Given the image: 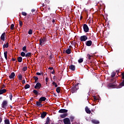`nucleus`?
<instances>
[{"instance_id":"1","label":"nucleus","mask_w":124,"mask_h":124,"mask_svg":"<svg viewBox=\"0 0 124 124\" xmlns=\"http://www.w3.org/2000/svg\"><path fill=\"white\" fill-rule=\"evenodd\" d=\"M39 42L41 46L44 45V44H45V42H46V38L44 37L43 38H41V39L39 40Z\"/></svg>"},{"instance_id":"2","label":"nucleus","mask_w":124,"mask_h":124,"mask_svg":"<svg viewBox=\"0 0 124 124\" xmlns=\"http://www.w3.org/2000/svg\"><path fill=\"white\" fill-rule=\"evenodd\" d=\"M77 86L78 85L76 84L75 86L72 87L71 92L72 93H74L77 92V90H78V89H77Z\"/></svg>"},{"instance_id":"3","label":"nucleus","mask_w":124,"mask_h":124,"mask_svg":"<svg viewBox=\"0 0 124 124\" xmlns=\"http://www.w3.org/2000/svg\"><path fill=\"white\" fill-rule=\"evenodd\" d=\"M83 28L84 32H89V31H90V29H89V27L87 24H83Z\"/></svg>"},{"instance_id":"4","label":"nucleus","mask_w":124,"mask_h":124,"mask_svg":"<svg viewBox=\"0 0 124 124\" xmlns=\"http://www.w3.org/2000/svg\"><path fill=\"white\" fill-rule=\"evenodd\" d=\"M79 39L82 42H85L86 40H88V36L87 35L81 36H80Z\"/></svg>"},{"instance_id":"5","label":"nucleus","mask_w":124,"mask_h":124,"mask_svg":"<svg viewBox=\"0 0 124 124\" xmlns=\"http://www.w3.org/2000/svg\"><path fill=\"white\" fill-rule=\"evenodd\" d=\"M64 124H71L70 122V120L68 118H66L63 120Z\"/></svg>"},{"instance_id":"6","label":"nucleus","mask_w":124,"mask_h":124,"mask_svg":"<svg viewBox=\"0 0 124 124\" xmlns=\"http://www.w3.org/2000/svg\"><path fill=\"white\" fill-rule=\"evenodd\" d=\"M34 89H35V90H40V89H41V83L37 82L34 86Z\"/></svg>"},{"instance_id":"7","label":"nucleus","mask_w":124,"mask_h":124,"mask_svg":"<svg viewBox=\"0 0 124 124\" xmlns=\"http://www.w3.org/2000/svg\"><path fill=\"white\" fill-rule=\"evenodd\" d=\"M2 108H4V109H6V107H7V101H3L1 104Z\"/></svg>"},{"instance_id":"8","label":"nucleus","mask_w":124,"mask_h":124,"mask_svg":"<svg viewBox=\"0 0 124 124\" xmlns=\"http://www.w3.org/2000/svg\"><path fill=\"white\" fill-rule=\"evenodd\" d=\"M59 113H67L68 112V110L66 109H61L59 110Z\"/></svg>"},{"instance_id":"9","label":"nucleus","mask_w":124,"mask_h":124,"mask_svg":"<svg viewBox=\"0 0 124 124\" xmlns=\"http://www.w3.org/2000/svg\"><path fill=\"white\" fill-rule=\"evenodd\" d=\"M92 44H93V42L92 41V40H89L86 42V46H92Z\"/></svg>"},{"instance_id":"10","label":"nucleus","mask_w":124,"mask_h":124,"mask_svg":"<svg viewBox=\"0 0 124 124\" xmlns=\"http://www.w3.org/2000/svg\"><path fill=\"white\" fill-rule=\"evenodd\" d=\"M46 115H47V113L46 112V111H44L41 114V118L42 119H44V118H45Z\"/></svg>"},{"instance_id":"11","label":"nucleus","mask_w":124,"mask_h":124,"mask_svg":"<svg viewBox=\"0 0 124 124\" xmlns=\"http://www.w3.org/2000/svg\"><path fill=\"white\" fill-rule=\"evenodd\" d=\"M1 40L4 41L5 40V32L3 33L0 36Z\"/></svg>"},{"instance_id":"12","label":"nucleus","mask_w":124,"mask_h":124,"mask_svg":"<svg viewBox=\"0 0 124 124\" xmlns=\"http://www.w3.org/2000/svg\"><path fill=\"white\" fill-rule=\"evenodd\" d=\"M85 112L87 113V114H91L92 113V111H91V110L89 108V107H86L85 108Z\"/></svg>"},{"instance_id":"13","label":"nucleus","mask_w":124,"mask_h":124,"mask_svg":"<svg viewBox=\"0 0 124 124\" xmlns=\"http://www.w3.org/2000/svg\"><path fill=\"white\" fill-rule=\"evenodd\" d=\"M75 65L73 64L69 66V68L72 71H75Z\"/></svg>"},{"instance_id":"14","label":"nucleus","mask_w":124,"mask_h":124,"mask_svg":"<svg viewBox=\"0 0 124 124\" xmlns=\"http://www.w3.org/2000/svg\"><path fill=\"white\" fill-rule=\"evenodd\" d=\"M10 79H14L15 77V73L12 72L11 75L9 76Z\"/></svg>"},{"instance_id":"15","label":"nucleus","mask_w":124,"mask_h":124,"mask_svg":"<svg viewBox=\"0 0 124 124\" xmlns=\"http://www.w3.org/2000/svg\"><path fill=\"white\" fill-rule=\"evenodd\" d=\"M46 101V97H45L44 96L41 97L39 99V101H40L42 103V102Z\"/></svg>"},{"instance_id":"16","label":"nucleus","mask_w":124,"mask_h":124,"mask_svg":"<svg viewBox=\"0 0 124 124\" xmlns=\"http://www.w3.org/2000/svg\"><path fill=\"white\" fill-rule=\"evenodd\" d=\"M42 103L40 101H37L36 102V106H37V107H42L43 105H42Z\"/></svg>"},{"instance_id":"17","label":"nucleus","mask_w":124,"mask_h":124,"mask_svg":"<svg viewBox=\"0 0 124 124\" xmlns=\"http://www.w3.org/2000/svg\"><path fill=\"white\" fill-rule=\"evenodd\" d=\"M68 115V114L65 113L62 114H61L60 115V117H61V118H62V119H64V118H65V117H67Z\"/></svg>"},{"instance_id":"18","label":"nucleus","mask_w":124,"mask_h":124,"mask_svg":"<svg viewBox=\"0 0 124 124\" xmlns=\"http://www.w3.org/2000/svg\"><path fill=\"white\" fill-rule=\"evenodd\" d=\"M92 123H93V124H99V122L98 120H96L95 119H93L92 120Z\"/></svg>"},{"instance_id":"19","label":"nucleus","mask_w":124,"mask_h":124,"mask_svg":"<svg viewBox=\"0 0 124 124\" xmlns=\"http://www.w3.org/2000/svg\"><path fill=\"white\" fill-rule=\"evenodd\" d=\"M108 87H109V88H112V89H114V88H116V85L113 84L112 83V84L109 83L108 85Z\"/></svg>"},{"instance_id":"20","label":"nucleus","mask_w":124,"mask_h":124,"mask_svg":"<svg viewBox=\"0 0 124 124\" xmlns=\"http://www.w3.org/2000/svg\"><path fill=\"white\" fill-rule=\"evenodd\" d=\"M6 92V89H1L0 90V94H3V93H5Z\"/></svg>"},{"instance_id":"21","label":"nucleus","mask_w":124,"mask_h":124,"mask_svg":"<svg viewBox=\"0 0 124 124\" xmlns=\"http://www.w3.org/2000/svg\"><path fill=\"white\" fill-rule=\"evenodd\" d=\"M66 53L68 54V55H69V54H71V50H70V48H68L65 51Z\"/></svg>"},{"instance_id":"22","label":"nucleus","mask_w":124,"mask_h":124,"mask_svg":"<svg viewBox=\"0 0 124 124\" xmlns=\"http://www.w3.org/2000/svg\"><path fill=\"white\" fill-rule=\"evenodd\" d=\"M124 86V79L123 80V82L119 84V85L118 86V88H122V87Z\"/></svg>"},{"instance_id":"23","label":"nucleus","mask_w":124,"mask_h":124,"mask_svg":"<svg viewBox=\"0 0 124 124\" xmlns=\"http://www.w3.org/2000/svg\"><path fill=\"white\" fill-rule=\"evenodd\" d=\"M32 54L31 52H28L25 54V57L27 58L28 57H31Z\"/></svg>"},{"instance_id":"24","label":"nucleus","mask_w":124,"mask_h":124,"mask_svg":"<svg viewBox=\"0 0 124 124\" xmlns=\"http://www.w3.org/2000/svg\"><path fill=\"white\" fill-rule=\"evenodd\" d=\"M22 61H23V58H22L21 57H18L17 58V61L18 62H22Z\"/></svg>"},{"instance_id":"25","label":"nucleus","mask_w":124,"mask_h":124,"mask_svg":"<svg viewBox=\"0 0 124 124\" xmlns=\"http://www.w3.org/2000/svg\"><path fill=\"white\" fill-rule=\"evenodd\" d=\"M17 77L20 81L22 80V78H23V76H22L21 74H18Z\"/></svg>"},{"instance_id":"26","label":"nucleus","mask_w":124,"mask_h":124,"mask_svg":"<svg viewBox=\"0 0 124 124\" xmlns=\"http://www.w3.org/2000/svg\"><path fill=\"white\" fill-rule=\"evenodd\" d=\"M56 92L58 93H61V87H58L56 88Z\"/></svg>"},{"instance_id":"27","label":"nucleus","mask_w":124,"mask_h":124,"mask_svg":"<svg viewBox=\"0 0 124 124\" xmlns=\"http://www.w3.org/2000/svg\"><path fill=\"white\" fill-rule=\"evenodd\" d=\"M33 93H34V94H35V95H38V94L39 93H38V92L37 91V90H33Z\"/></svg>"},{"instance_id":"28","label":"nucleus","mask_w":124,"mask_h":124,"mask_svg":"<svg viewBox=\"0 0 124 124\" xmlns=\"http://www.w3.org/2000/svg\"><path fill=\"white\" fill-rule=\"evenodd\" d=\"M5 124H10V121H9V119H6L4 120Z\"/></svg>"},{"instance_id":"29","label":"nucleus","mask_w":124,"mask_h":124,"mask_svg":"<svg viewBox=\"0 0 124 124\" xmlns=\"http://www.w3.org/2000/svg\"><path fill=\"white\" fill-rule=\"evenodd\" d=\"M30 87H31V86L30 85V84H27L24 87V89L25 90H27V89H30Z\"/></svg>"},{"instance_id":"30","label":"nucleus","mask_w":124,"mask_h":124,"mask_svg":"<svg viewBox=\"0 0 124 124\" xmlns=\"http://www.w3.org/2000/svg\"><path fill=\"white\" fill-rule=\"evenodd\" d=\"M9 44L8 42H7L5 44L3 45V48H8Z\"/></svg>"},{"instance_id":"31","label":"nucleus","mask_w":124,"mask_h":124,"mask_svg":"<svg viewBox=\"0 0 124 124\" xmlns=\"http://www.w3.org/2000/svg\"><path fill=\"white\" fill-rule=\"evenodd\" d=\"M84 61V59L83 58H80L78 60V62L79 63H82V62Z\"/></svg>"},{"instance_id":"32","label":"nucleus","mask_w":124,"mask_h":124,"mask_svg":"<svg viewBox=\"0 0 124 124\" xmlns=\"http://www.w3.org/2000/svg\"><path fill=\"white\" fill-rule=\"evenodd\" d=\"M33 78L35 80V83H37V81H38V78L37 77L34 76L33 77Z\"/></svg>"},{"instance_id":"33","label":"nucleus","mask_w":124,"mask_h":124,"mask_svg":"<svg viewBox=\"0 0 124 124\" xmlns=\"http://www.w3.org/2000/svg\"><path fill=\"white\" fill-rule=\"evenodd\" d=\"M27 49V46H24L22 47V51H23L24 52H25V53H27V52H28L27 50H26Z\"/></svg>"},{"instance_id":"34","label":"nucleus","mask_w":124,"mask_h":124,"mask_svg":"<svg viewBox=\"0 0 124 124\" xmlns=\"http://www.w3.org/2000/svg\"><path fill=\"white\" fill-rule=\"evenodd\" d=\"M115 75H116V73H115V72H113L112 73H111V78H114Z\"/></svg>"},{"instance_id":"35","label":"nucleus","mask_w":124,"mask_h":124,"mask_svg":"<svg viewBox=\"0 0 124 124\" xmlns=\"http://www.w3.org/2000/svg\"><path fill=\"white\" fill-rule=\"evenodd\" d=\"M18 22H19L20 27L22 28V27H23V22H22V21L21 20H19Z\"/></svg>"},{"instance_id":"36","label":"nucleus","mask_w":124,"mask_h":124,"mask_svg":"<svg viewBox=\"0 0 124 124\" xmlns=\"http://www.w3.org/2000/svg\"><path fill=\"white\" fill-rule=\"evenodd\" d=\"M4 55L5 59L6 60H7V51H5L4 52Z\"/></svg>"},{"instance_id":"37","label":"nucleus","mask_w":124,"mask_h":124,"mask_svg":"<svg viewBox=\"0 0 124 124\" xmlns=\"http://www.w3.org/2000/svg\"><path fill=\"white\" fill-rule=\"evenodd\" d=\"M9 97L11 100V101H12V98L13 97V96L12 95V94L11 93H10L9 95Z\"/></svg>"},{"instance_id":"38","label":"nucleus","mask_w":124,"mask_h":124,"mask_svg":"<svg viewBox=\"0 0 124 124\" xmlns=\"http://www.w3.org/2000/svg\"><path fill=\"white\" fill-rule=\"evenodd\" d=\"M27 69H28V67H27V65H25V66L23 67L22 70L23 71H27Z\"/></svg>"},{"instance_id":"39","label":"nucleus","mask_w":124,"mask_h":124,"mask_svg":"<svg viewBox=\"0 0 124 124\" xmlns=\"http://www.w3.org/2000/svg\"><path fill=\"white\" fill-rule=\"evenodd\" d=\"M20 55H21V57H25V56H26V53L25 52H21Z\"/></svg>"},{"instance_id":"40","label":"nucleus","mask_w":124,"mask_h":124,"mask_svg":"<svg viewBox=\"0 0 124 124\" xmlns=\"http://www.w3.org/2000/svg\"><path fill=\"white\" fill-rule=\"evenodd\" d=\"M28 34H32V30L30 29L28 31Z\"/></svg>"},{"instance_id":"41","label":"nucleus","mask_w":124,"mask_h":124,"mask_svg":"<svg viewBox=\"0 0 124 124\" xmlns=\"http://www.w3.org/2000/svg\"><path fill=\"white\" fill-rule=\"evenodd\" d=\"M52 85H54L55 87V88H58V84L55 82H52Z\"/></svg>"},{"instance_id":"42","label":"nucleus","mask_w":124,"mask_h":124,"mask_svg":"<svg viewBox=\"0 0 124 124\" xmlns=\"http://www.w3.org/2000/svg\"><path fill=\"white\" fill-rule=\"evenodd\" d=\"M22 15H23V16H27V13L25 12H22Z\"/></svg>"},{"instance_id":"43","label":"nucleus","mask_w":124,"mask_h":124,"mask_svg":"<svg viewBox=\"0 0 124 124\" xmlns=\"http://www.w3.org/2000/svg\"><path fill=\"white\" fill-rule=\"evenodd\" d=\"M87 57H88L89 60H92V56H91V55L88 54Z\"/></svg>"},{"instance_id":"44","label":"nucleus","mask_w":124,"mask_h":124,"mask_svg":"<svg viewBox=\"0 0 124 124\" xmlns=\"http://www.w3.org/2000/svg\"><path fill=\"white\" fill-rule=\"evenodd\" d=\"M46 122H47V123H50V118H49V117H47L46 118Z\"/></svg>"},{"instance_id":"45","label":"nucleus","mask_w":124,"mask_h":124,"mask_svg":"<svg viewBox=\"0 0 124 124\" xmlns=\"http://www.w3.org/2000/svg\"><path fill=\"white\" fill-rule=\"evenodd\" d=\"M14 24H12L11 25V30H14Z\"/></svg>"},{"instance_id":"46","label":"nucleus","mask_w":124,"mask_h":124,"mask_svg":"<svg viewBox=\"0 0 124 124\" xmlns=\"http://www.w3.org/2000/svg\"><path fill=\"white\" fill-rule=\"evenodd\" d=\"M110 82H114V83H115V82H116V79H115V78H111V79H110Z\"/></svg>"},{"instance_id":"47","label":"nucleus","mask_w":124,"mask_h":124,"mask_svg":"<svg viewBox=\"0 0 124 124\" xmlns=\"http://www.w3.org/2000/svg\"><path fill=\"white\" fill-rule=\"evenodd\" d=\"M54 58V56L53 55H50L49 56V59H50V60H52V59Z\"/></svg>"},{"instance_id":"48","label":"nucleus","mask_w":124,"mask_h":124,"mask_svg":"<svg viewBox=\"0 0 124 124\" xmlns=\"http://www.w3.org/2000/svg\"><path fill=\"white\" fill-rule=\"evenodd\" d=\"M48 81H49V78H46V83H48Z\"/></svg>"},{"instance_id":"49","label":"nucleus","mask_w":124,"mask_h":124,"mask_svg":"<svg viewBox=\"0 0 124 124\" xmlns=\"http://www.w3.org/2000/svg\"><path fill=\"white\" fill-rule=\"evenodd\" d=\"M24 84H26V80H25V79H23L22 80V85H24Z\"/></svg>"},{"instance_id":"50","label":"nucleus","mask_w":124,"mask_h":124,"mask_svg":"<svg viewBox=\"0 0 124 124\" xmlns=\"http://www.w3.org/2000/svg\"><path fill=\"white\" fill-rule=\"evenodd\" d=\"M48 69H50V70H54V68L53 67H50L48 68Z\"/></svg>"},{"instance_id":"51","label":"nucleus","mask_w":124,"mask_h":124,"mask_svg":"<svg viewBox=\"0 0 124 124\" xmlns=\"http://www.w3.org/2000/svg\"><path fill=\"white\" fill-rule=\"evenodd\" d=\"M70 120H71V121H73V120H74V117L71 116L70 117Z\"/></svg>"},{"instance_id":"52","label":"nucleus","mask_w":124,"mask_h":124,"mask_svg":"<svg viewBox=\"0 0 124 124\" xmlns=\"http://www.w3.org/2000/svg\"><path fill=\"white\" fill-rule=\"evenodd\" d=\"M4 88H5V86L3 84V85H2V86H1V89H4Z\"/></svg>"},{"instance_id":"53","label":"nucleus","mask_w":124,"mask_h":124,"mask_svg":"<svg viewBox=\"0 0 124 124\" xmlns=\"http://www.w3.org/2000/svg\"><path fill=\"white\" fill-rule=\"evenodd\" d=\"M36 75H38V76L41 75V73H39V72H37V73H36Z\"/></svg>"},{"instance_id":"54","label":"nucleus","mask_w":124,"mask_h":124,"mask_svg":"<svg viewBox=\"0 0 124 124\" xmlns=\"http://www.w3.org/2000/svg\"><path fill=\"white\" fill-rule=\"evenodd\" d=\"M12 61H13V62H15V61H16V59H15V58H12Z\"/></svg>"},{"instance_id":"55","label":"nucleus","mask_w":124,"mask_h":124,"mask_svg":"<svg viewBox=\"0 0 124 124\" xmlns=\"http://www.w3.org/2000/svg\"><path fill=\"white\" fill-rule=\"evenodd\" d=\"M51 74H55V70L53 69V71L51 72Z\"/></svg>"},{"instance_id":"56","label":"nucleus","mask_w":124,"mask_h":124,"mask_svg":"<svg viewBox=\"0 0 124 124\" xmlns=\"http://www.w3.org/2000/svg\"><path fill=\"white\" fill-rule=\"evenodd\" d=\"M2 122V118L1 117L0 118V124Z\"/></svg>"},{"instance_id":"57","label":"nucleus","mask_w":124,"mask_h":124,"mask_svg":"<svg viewBox=\"0 0 124 124\" xmlns=\"http://www.w3.org/2000/svg\"><path fill=\"white\" fill-rule=\"evenodd\" d=\"M55 22H56V20L55 19H53L52 20L53 24H55Z\"/></svg>"},{"instance_id":"58","label":"nucleus","mask_w":124,"mask_h":124,"mask_svg":"<svg viewBox=\"0 0 124 124\" xmlns=\"http://www.w3.org/2000/svg\"><path fill=\"white\" fill-rule=\"evenodd\" d=\"M31 11H32V12H35V9H33L31 10Z\"/></svg>"},{"instance_id":"59","label":"nucleus","mask_w":124,"mask_h":124,"mask_svg":"<svg viewBox=\"0 0 124 124\" xmlns=\"http://www.w3.org/2000/svg\"><path fill=\"white\" fill-rule=\"evenodd\" d=\"M117 73H119L120 72V70H116Z\"/></svg>"},{"instance_id":"60","label":"nucleus","mask_w":124,"mask_h":124,"mask_svg":"<svg viewBox=\"0 0 124 124\" xmlns=\"http://www.w3.org/2000/svg\"><path fill=\"white\" fill-rule=\"evenodd\" d=\"M42 6L44 7V6H45V4L43 3Z\"/></svg>"},{"instance_id":"61","label":"nucleus","mask_w":124,"mask_h":124,"mask_svg":"<svg viewBox=\"0 0 124 124\" xmlns=\"http://www.w3.org/2000/svg\"><path fill=\"white\" fill-rule=\"evenodd\" d=\"M55 79H56V76H54L53 78V80H55Z\"/></svg>"},{"instance_id":"62","label":"nucleus","mask_w":124,"mask_h":124,"mask_svg":"<svg viewBox=\"0 0 124 124\" xmlns=\"http://www.w3.org/2000/svg\"><path fill=\"white\" fill-rule=\"evenodd\" d=\"M49 122H47L46 121V123L45 124H49Z\"/></svg>"},{"instance_id":"63","label":"nucleus","mask_w":124,"mask_h":124,"mask_svg":"<svg viewBox=\"0 0 124 124\" xmlns=\"http://www.w3.org/2000/svg\"><path fill=\"white\" fill-rule=\"evenodd\" d=\"M82 18H83V16H80V20H82Z\"/></svg>"},{"instance_id":"64","label":"nucleus","mask_w":124,"mask_h":124,"mask_svg":"<svg viewBox=\"0 0 124 124\" xmlns=\"http://www.w3.org/2000/svg\"><path fill=\"white\" fill-rule=\"evenodd\" d=\"M54 95H55V96H57V95H56V93H54Z\"/></svg>"}]
</instances>
